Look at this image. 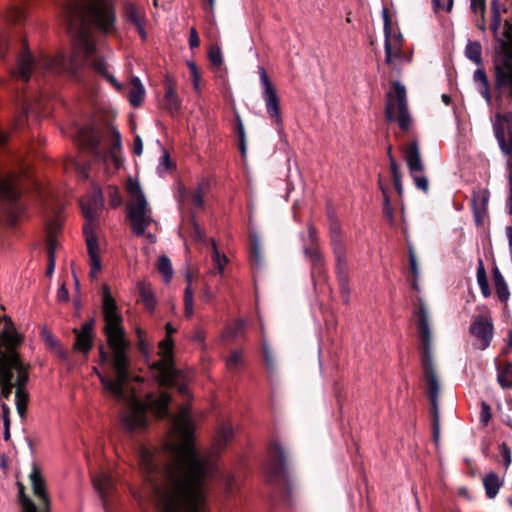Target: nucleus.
I'll list each match as a JSON object with an SVG mask.
<instances>
[{
  "instance_id": "obj_1",
  "label": "nucleus",
  "mask_w": 512,
  "mask_h": 512,
  "mask_svg": "<svg viewBox=\"0 0 512 512\" xmlns=\"http://www.w3.org/2000/svg\"><path fill=\"white\" fill-rule=\"evenodd\" d=\"M193 434L190 408L182 406L164 444L170 463L164 482L154 486L156 512H210L208 494L218 467L210 455L197 451Z\"/></svg>"
},
{
  "instance_id": "obj_2",
  "label": "nucleus",
  "mask_w": 512,
  "mask_h": 512,
  "mask_svg": "<svg viewBox=\"0 0 512 512\" xmlns=\"http://www.w3.org/2000/svg\"><path fill=\"white\" fill-rule=\"evenodd\" d=\"M62 17L69 32L73 33L72 53L69 62L63 55L49 57L41 55L32 58L27 44L17 61V77L28 81L32 72H62L75 73L80 67L89 64L100 76L105 78L118 91L122 85L108 71L106 60L100 56L96 49L92 27L106 33L112 31L115 15L111 0H69L62 9Z\"/></svg>"
},
{
  "instance_id": "obj_3",
  "label": "nucleus",
  "mask_w": 512,
  "mask_h": 512,
  "mask_svg": "<svg viewBox=\"0 0 512 512\" xmlns=\"http://www.w3.org/2000/svg\"><path fill=\"white\" fill-rule=\"evenodd\" d=\"M102 311L104 318V333L107 342L112 350V367L115 378L101 374L97 368L94 373L105 389L116 401L125 405L122 413V424L129 431L142 430L147 426V410L149 409L159 418L168 416V404L171 397L166 392H161L158 396L148 394L144 403L138 400L134 392L128 389L129 381V361L126 355L128 342L124 337L123 318L115 299L112 297L109 287L103 286L102 291Z\"/></svg>"
},
{
  "instance_id": "obj_4",
  "label": "nucleus",
  "mask_w": 512,
  "mask_h": 512,
  "mask_svg": "<svg viewBox=\"0 0 512 512\" xmlns=\"http://www.w3.org/2000/svg\"><path fill=\"white\" fill-rule=\"evenodd\" d=\"M506 12L501 0L490 1L489 28L497 41L493 59V91L483 69L474 72L473 80L478 93L491 109L494 135L508 165L512 166V18L504 21L503 38L499 37L502 14Z\"/></svg>"
},
{
  "instance_id": "obj_5",
  "label": "nucleus",
  "mask_w": 512,
  "mask_h": 512,
  "mask_svg": "<svg viewBox=\"0 0 512 512\" xmlns=\"http://www.w3.org/2000/svg\"><path fill=\"white\" fill-rule=\"evenodd\" d=\"M22 342L11 318L0 316V401L8 400L13 388L29 381L30 364L19 353Z\"/></svg>"
},
{
  "instance_id": "obj_6",
  "label": "nucleus",
  "mask_w": 512,
  "mask_h": 512,
  "mask_svg": "<svg viewBox=\"0 0 512 512\" xmlns=\"http://www.w3.org/2000/svg\"><path fill=\"white\" fill-rule=\"evenodd\" d=\"M416 315L418 317V334L421 340V363L424 381L426 385V391L431 403L433 438L434 441L437 442L439 440L438 397L440 392V381L432 360V337L429 323V313L425 303L421 299L418 300Z\"/></svg>"
},
{
  "instance_id": "obj_7",
  "label": "nucleus",
  "mask_w": 512,
  "mask_h": 512,
  "mask_svg": "<svg viewBox=\"0 0 512 512\" xmlns=\"http://www.w3.org/2000/svg\"><path fill=\"white\" fill-rule=\"evenodd\" d=\"M126 188L131 196V202L127 205L131 229L135 235L142 236L153 222L151 209L137 180L130 178Z\"/></svg>"
},
{
  "instance_id": "obj_8",
  "label": "nucleus",
  "mask_w": 512,
  "mask_h": 512,
  "mask_svg": "<svg viewBox=\"0 0 512 512\" xmlns=\"http://www.w3.org/2000/svg\"><path fill=\"white\" fill-rule=\"evenodd\" d=\"M165 329L167 336L159 343V354L161 359L154 362L150 368L159 385L175 386L177 380V371L175 370L173 363V340L171 338V335L175 332V329L171 323H167Z\"/></svg>"
},
{
  "instance_id": "obj_9",
  "label": "nucleus",
  "mask_w": 512,
  "mask_h": 512,
  "mask_svg": "<svg viewBox=\"0 0 512 512\" xmlns=\"http://www.w3.org/2000/svg\"><path fill=\"white\" fill-rule=\"evenodd\" d=\"M385 116L388 121L397 122L402 131L411 127L406 88L400 82H393L392 89L386 94Z\"/></svg>"
},
{
  "instance_id": "obj_10",
  "label": "nucleus",
  "mask_w": 512,
  "mask_h": 512,
  "mask_svg": "<svg viewBox=\"0 0 512 512\" xmlns=\"http://www.w3.org/2000/svg\"><path fill=\"white\" fill-rule=\"evenodd\" d=\"M29 480L34 496L37 498L39 506L25 494V486L21 482H17L18 497L22 506V512H49L50 498L47 494L46 483L40 468L33 464L29 474Z\"/></svg>"
},
{
  "instance_id": "obj_11",
  "label": "nucleus",
  "mask_w": 512,
  "mask_h": 512,
  "mask_svg": "<svg viewBox=\"0 0 512 512\" xmlns=\"http://www.w3.org/2000/svg\"><path fill=\"white\" fill-rule=\"evenodd\" d=\"M258 72L262 87V98L265 102L267 113L271 118L275 119L276 125L280 127L282 124V117L280 113V99L264 67H259Z\"/></svg>"
},
{
  "instance_id": "obj_12",
  "label": "nucleus",
  "mask_w": 512,
  "mask_h": 512,
  "mask_svg": "<svg viewBox=\"0 0 512 512\" xmlns=\"http://www.w3.org/2000/svg\"><path fill=\"white\" fill-rule=\"evenodd\" d=\"M138 458L143 477L154 485L162 472L159 453L155 449L142 445L138 449Z\"/></svg>"
},
{
  "instance_id": "obj_13",
  "label": "nucleus",
  "mask_w": 512,
  "mask_h": 512,
  "mask_svg": "<svg viewBox=\"0 0 512 512\" xmlns=\"http://www.w3.org/2000/svg\"><path fill=\"white\" fill-rule=\"evenodd\" d=\"M265 471L271 478L286 476L288 472V455L278 442L270 444L268 449V460L264 466Z\"/></svg>"
},
{
  "instance_id": "obj_14",
  "label": "nucleus",
  "mask_w": 512,
  "mask_h": 512,
  "mask_svg": "<svg viewBox=\"0 0 512 512\" xmlns=\"http://www.w3.org/2000/svg\"><path fill=\"white\" fill-rule=\"evenodd\" d=\"M470 333L479 341L480 349H486L493 337V323L489 315H478L470 326Z\"/></svg>"
},
{
  "instance_id": "obj_15",
  "label": "nucleus",
  "mask_w": 512,
  "mask_h": 512,
  "mask_svg": "<svg viewBox=\"0 0 512 512\" xmlns=\"http://www.w3.org/2000/svg\"><path fill=\"white\" fill-rule=\"evenodd\" d=\"M210 183L208 180H201L198 185L188 191L183 185L178 186L179 202H188L194 208L201 209L204 204V195L209 191Z\"/></svg>"
},
{
  "instance_id": "obj_16",
  "label": "nucleus",
  "mask_w": 512,
  "mask_h": 512,
  "mask_svg": "<svg viewBox=\"0 0 512 512\" xmlns=\"http://www.w3.org/2000/svg\"><path fill=\"white\" fill-rule=\"evenodd\" d=\"M404 160L411 175L415 173H424V163L421 158V152L417 141L409 142L403 149Z\"/></svg>"
},
{
  "instance_id": "obj_17",
  "label": "nucleus",
  "mask_w": 512,
  "mask_h": 512,
  "mask_svg": "<svg viewBox=\"0 0 512 512\" xmlns=\"http://www.w3.org/2000/svg\"><path fill=\"white\" fill-rule=\"evenodd\" d=\"M304 250L313 265V271L316 269L320 270L322 267V254L318 246L317 230L312 225L308 226V237L304 240Z\"/></svg>"
},
{
  "instance_id": "obj_18",
  "label": "nucleus",
  "mask_w": 512,
  "mask_h": 512,
  "mask_svg": "<svg viewBox=\"0 0 512 512\" xmlns=\"http://www.w3.org/2000/svg\"><path fill=\"white\" fill-rule=\"evenodd\" d=\"M77 141L82 147L93 152L95 156L102 157L99 150L100 135L92 126L80 128L77 132Z\"/></svg>"
},
{
  "instance_id": "obj_19",
  "label": "nucleus",
  "mask_w": 512,
  "mask_h": 512,
  "mask_svg": "<svg viewBox=\"0 0 512 512\" xmlns=\"http://www.w3.org/2000/svg\"><path fill=\"white\" fill-rule=\"evenodd\" d=\"M88 255L90 258V276L95 278L101 270V261L98 253L97 238L93 233H88L87 227H84Z\"/></svg>"
},
{
  "instance_id": "obj_20",
  "label": "nucleus",
  "mask_w": 512,
  "mask_h": 512,
  "mask_svg": "<svg viewBox=\"0 0 512 512\" xmlns=\"http://www.w3.org/2000/svg\"><path fill=\"white\" fill-rule=\"evenodd\" d=\"M7 135L0 131V146L5 143ZM19 197L16 188L15 178L13 176H0V199L15 201Z\"/></svg>"
},
{
  "instance_id": "obj_21",
  "label": "nucleus",
  "mask_w": 512,
  "mask_h": 512,
  "mask_svg": "<svg viewBox=\"0 0 512 512\" xmlns=\"http://www.w3.org/2000/svg\"><path fill=\"white\" fill-rule=\"evenodd\" d=\"M94 321L91 320L83 324L80 330L74 329L76 333V341L74 343V348L76 350L87 353L92 347V330H93Z\"/></svg>"
},
{
  "instance_id": "obj_22",
  "label": "nucleus",
  "mask_w": 512,
  "mask_h": 512,
  "mask_svg": "<svg viewBox=\"0 0 512 512\" xmlns=\"http://www.w3.org/2000/svg\"><path fill=\"white\" fill-rule=\"evenodd\" d=\"M41 337L47 348L59 357L62 361L68 360V352L61 345L59 340L46 327L42 328Z\"/></svg>"
},
{
  "instance_id": "obj_23",
  "label": "nucleus",
  "mask_w": 512,
  "mask_h": 512,
  "mask_svg": "<svg viewBox=\"0 0 512 512\" xmlns=\"http://www.w3.org/2000/svg\"><path fill=\"white\" fill-rule=\"evenodd\" d=\"M486 9V0H470V10L475 17V25L482 32H485L488 27Z\"/></svg>"
},
{
  "instance_id": "obj_24",
  "label": "nucleus",
  "mask_w": 512,
  "mask_h": 512,
  "mask_svg": "<svg viewBox=\"0 0 512 512\" xmlns=\"http://www.w3.org/2000/svg\"><path fill=\"white\" fill-rule=\"evenodd\" d=\"M490 193L488 189H480L473 192L471 205L472 210L477 219H480L487 210Z\"/></svg>"
},
{
  "instance_id": "obj_25",
  "label": "nucleus",
  "mask_w": 512,
  "mask_h": 512,
  "mask_svg": "<svg viewBox=\"0 0 512 512\" xmlns=\"http://www.w3.org/2000/svg\"><path fill=\"white\" fill-rule=\"evenodd\" d=\"M125 17L128 22L132 23L136 27L141 38L144 39L146 37V32L144 30L143 13L139 11L135 5L129 3L125 7Z\"/></svg>"
},
{
  "instance_id": "obj_26",
  "label": "nucleus",
  "mask_w": 512,
  "mask_h": 512,
  "mask_svg": "<svg viewBox=\"0 0 512 512\" xmlns=\"http://www.w3.org/2000/svg\"><path fill=\"white\" fill-rule=\"evenodd\" d=\"M131 87L128 93L129 103L133 107H139L143 103L145 88L138 77H132Z\"/></svg>"
},
{
  "instance_id": "obj_27",
  "label": "nucleus",
  "mask_w": 512,
  "mask_h": 512,
  "mask_svg": "<svg viewBox=\"0 0 512 512\" xmlns=\"http://www.w3.org/2000/svg\"><path fill=\"white\" fill-rule=\"evenodd\" d=\"M92 482L95 490L99 493L104 500L107 493L113 488V481L106 472H99L92 476Z\"/></svg>"
},
{
  "instance_id": "obj_28",
  "label": "nucleus",
  "mask_w": 512,
  "mask_h": 512,
  "mask_svg": "<svg viewBox=\"0 0 512 512\" xmlns=\"http://www.w3.org/2000/svg\"><path fill=\"white\" fill-rule=\"evenodd\" d=\"M497 382L504 389L512 387V363L507 361L499 363L497 367Z\"/></svg>"
},
{
  "instance_id": "obj_29",
  "label": "nucleus",
  "mask_w": 512,
  "mask_h": 512,
  "mask_svg": "<svg viewBox=\"0 0 512 512\" xmlns=\"http://www.w3.org/2000/svg\"><path fill=\"white\" fill-rule=\"evenodd\" d=\"M483 485L487 497L492 499L498 494L502 481L496 473L490 472L483 478Z\"/></svg>"
},
{
  "instance_id": "obj_30",
  "label": "nucleus",
  "mask_w": 512,
  "mask_h": 512,
  "mask_svg": "<svg viewBox=\"0 0 512 512\" xmlns=\"http://www.w3.org/2000/svg\"><path fill=\"white\" fill-rule=\"evenodd\" d=\"M234 431L229 423H223L216 435L215 447L217 450L223 449L233 438Z\"/></svg>"
},
{
  "instance_id": "obj_31",
  "label": "nucleus",
  "mask_w": 512,
  "mask_h": 512,
  "mask_svg": "<svg viewBox=\"0 0 512 512\" xmlns=\"http://www.w3.org/2000/svg\"><path fill=\"white\" fill-rule=\"evenodd\" d=\"M164 103L166 109L170 114L178 113L181 108V101L172 85H168L165 95H164Z\"/></svg>"
},
{
  "instance_id": "obj_32",
  "label": "nucleus",
  "mask_w": 512,
  "mask_h": 512,
  "mask_svg": "<svg viewBox=\"0 0 512 512\" xmlns=\"http://www.w3.org/2000/svg\"><path fill=\"white\" fill-rule=\"evenodd\" d=\"M121 149V136L117 129L111 128L110 130V146L107 154L104 157H110L116 164L118 163L117 153Z\"/></svg>"
},
{
  "instance_id": "obj_33",
  "label": "nucleus",
  "mask_w": 512,
  "mask_h": 512,
  "mask_svg": "<svg viewBox=\"0 0 512 512\" xmlns=\"http://www.w3.org/2000/svg\"><path fill=\"white\" fill-rule=\"evenodd\" d=\"M137 288L139 290L141 301L145 307L152 311L156 305L155 297L150 287L143 281L138 282Z\"/></svg>"
},
{
  "instance_id": "obj_34",
  "label": "nucleus",
  "mask_w": 512,
  "mask_h": 512,
  "mask_svg": "<svg viewBox=\"0 0 512 512\" xmlns=\"http://www.w3.org/2000/svg\"><path fill=\"white\" fill-rule=\"evenodd\" d=\"M209 242L212 247V261L215 269H217L218 273L223 276L225 265L228 263V258L226 255L221 254L217 248L216 242L214 239H209Z\"/></svg>"
},
{
  "instance_id": "obj_35",
  "label": "nucleus",
  "mask_w": 512,
  "mask_h": 512,
  "mask_svg": "<svg viewBox=\"0 0 512 512\" xmlns=\"http://www.w3.org/2000/svg\"><path fill=\"white\" fill-rule=\"evenodd\" d=\"M383 19H384V35H385V61L386 63H390L392 60V45L390 42V36H391V21L388 16L387 10H383Z\"/></svg>"
},
{
  "instance_id": "obj_36",
  "label": "nucleus",
  "mask_w": 512,
  "mask_h": 512,
  "mask_svg": "<svg viewBox=\"0 0 512 512\" xmlns=\"http://www.w3.org/2000/svg\"><path fill=\"white\" fill-rule=\"evenodd\" d=\"M494 282L498 298L502 302H507L510 297L509 288L498 269L494 271Z\"/></svg>"
},
{
  "instance_id": "obj_37",
  "label": "nucleus",
  "mask_w": 512,
  "mask_h": 512,
  "mask_svg": "<svg viewBox=\"0 0 512 512\" xmlns=\"http://www.w3.org/2000/svg\"><path fill=\"white\" fill-rule=\"evenodd\" d=\"M465 56L476 65L482 64V47L478 41H469L465 47Z\"/></svg>"
},
{
  "instance_id": "obj_38",
  "label": "nucleus",
  "mask_w": 512,
  "mask_h": 512,
  "mask_svg": "<svg viewBox=\"0 0 512 512\" xmlns=\"http://www.w3.org/2000/svg\"><path fill=\"white\" fill-rule=\"evenodd\" d=\"M186 279L188 285L184 291V312L186 317H191L194 312V292L191 287V275L189 273L186 275Z\"/></svg>"
},
{
  "instance_id": "obj_39",
  "label": "nucleus",
  "mask_w": 512,
  "mask_h": 512,
  "mask_svg": "<svg viewBox=\"0 0 512 512\" xmlns=\"http://www.w3.org/2000/svg\"><path fill=\"white\" fill-rule=\"evenodd\" d=\"M28 398H29V395L26 390V385L16 386V388H15L16 408H17V411L20 416H23L26 411L27 404H28Z\"/></svg>"
},
{
  "instance_id": "obj_40",
  "label": "nucleus",
  "mask_w": 512,
  "mask_h": 512,
  "mask_svg": "<svg viewBox=\"0 0 512 512\" xmlns=\"http://www.w3.org/2000/svg\"><path fill=\"white\" fill-rule=\"evenodd\" d=\"M81 207H82V211H83L84 217L87 220V224H85L83 226V228L86 226L88 233H91L90 232L91 225L94 222V220L96 218V215H97L98 211L101 208H96L95 204L90 202L89 200L82 201L81 202Z\"/></svg>"
},
{
  "instance_id": "obj_41",
  "label": "nucleus",
  "mask_w": 512,
  "mask_h": 512,
  "mask_svg": "<svg viewBox=\"0 0 512 512\" xmlns=\"http://www.w3.org/2000/svg\"><path fill=\"white\" fill-rule=\"evenodd\" d=\"M477 282L484 297L490 296V288L482 260L479 261L477 269Z\"/></svg>"
},
{
  "instance_id": "obj_42",
  "label": "nucleus",
  "mask_w": 512,
  "mask_h": 512,
  "mask_svg": "<svg viewBox=\"0 0 512 512\" xmlns=\"http://www.w3.org/2000/svg\"><path fill=\"white\" fill-rule=\"evenodd\" d=\"M187 67L190 70L191 80L193 84V89L197 94L201 93V80L202 75L200 70L198 69L196 63L194 61H187Z\"/></svg>"
},
{
  "instance_id": "obj_43",
  "label": "nucleus",
  "mask_w": 512,
  "mask_h": 512,
  "mask_svg": "<svg viewBox=\"0 0 512 512\" xmlns=\"http://www.w3.org/2000/svg\"><path fill=\"white\" fill-rule=\"evenodd\" d=\"M158 270L164 277L166 283L170 282L173 276V269L169 258L165 255L160 256L158 260Z\"/></svg>"
},
{
  "instance_id": "obj_44",
  "label": "nucleus",
  "mask_w": 512,
  "mask_h": 512,
  "mask_svg": "<svg viewBox=\"0 0 512 512\" xmlns=\"http://www.w3.org/2000/svg\"><path fill=\"white\" fill-rule=\"evenodd\" d=\"M58 227H51L50 228V231L48 233V236H47V253H48V256H51V254L53 256H55V252H56V248H57V245H58V242H57V239H56V231H57Z\"/></svg>"
},
{
  "instance_id": "obj_45",
  "label": "nucleus",
  "mask_w": 512,
  "mask_h": 512,
  "mask_svg": "<svg viewBox=\"0 0 512 512\" xmlns=\"http://www.w3.org/2000/svg\"><path fill=\"white\" fill-rule=\"evenodd\" d=\"M409 264H410V269H411V272L415 278L413 284H412V287L414 289H418V286H417V283H416V278L418 277L419 275V268H418V263H417V259H416V255H415V252L413 250L412 247H409Z\"/></svg>"
},
{
  "instance_id": "obj_46",
  "label": "nucleus",
  "mask_w": 512,
  "mask_h": 512,
  "mask_svg": "<svg viewBox=\"0 0 512 512\" xmlns=\"http://www.w3.org/2000/svg\"><path fill=\"white\" fill-rule=\"evenodd\" d=\"M244 322L242 320H236L232 325L226 329V335L228 337H238L243 334Z\"/></svg>"
},
{
  "instance_id": "obj_47",
  "label": "nucleus",
  "mask_w": 512,
  "mask_h": 512,
  "mask_svg": "<svg viewBox=\"0 0 512 512\" xmlns=\"http://www.w3.org/2000/svg\"><path fill=\"white\" fill-rule=\"evenodd\" d=\"M242 353L238 350H233L230 353V356L226 360L227 368L233 370L237 368L241 364Z\"/></svg>"
},
{
  "instance_id": "obj_48",
  "label": "nucleus",
  "mask_w": 512,
  "mask_h": 512,
  "mask_svg": "<svg viewBox=\"0 0 512 512\" xmlns=\"http://www.w3.org/2000/svg\"><path fill=\"white\" fill-rule=\"evenodd\" d=\"M415 186L422 190L424 193H427L429 190V182L427 177L423 173H415L414 175H411Z\"/></svg>"
},
{
  "instance_id": "obj_49",
  "label": "nucleus",
  "mask_w": 512,
  "mask_h": 512,
  "mask_svg": "<svg viewBox=\"0 0 512 512\" xmlns=\"http://www.w3.org/2000/svg\"><path fill=\"white\" fill-rule=\"evenodd\" d=\"M209 60L216 66H220L223 62L222 52L218 46H211L208 53Z\"/></svg>"
},
{
  "instance_id": "obj_50",
  "label": "nucleus",
  "mask_w": 512,
  "mask_h": 512,
  "mask_svg": "<svg viewBox=\"0 0 512 512\" xmlns=\"http://www.w3.org/2000/svg\"><path fill=\"white\" fill-rule=\"evenodd\" d=\"M379 186H380V189L383 193V196H384V208H383V213L384 215L390 220V221H393V209L391 207V204H390V200H389V197L384 189V187L382 186L381 184V181L379 180Z\"/></svg>"
},
{
  "instance_id": "obj_51",
  "label": "nucleus",
  "mask_w": 512,
  "mask_h": 512,
  "mask_svg": "<svg viewBox=\"0 0 512 512\" xmlns=\"http://www.w3.org/2000/svg\"><path fill=\"white\" fill-rule=\"evenodd\" d=\"M172 166H173V164L170 160L169 154L166 151H164V153L160 159V163L158 165V172L160 174L166 173L172 169Z\"/></svg>"
},
{
  "instance_id": "obj_52",
  "label": "nucleus",
  "mask_w": 512,
  "mask_h": 512,
  "mask_svg": "<svg viewBox=\"0 0 512 512\" xmlns=\"http://www.w3.org/2000/svg\"><path fill=\"white\" fill-rule=\"evenodd\" d=\"M491 408L490 406L485 403V402H482L481 403V411H480V416H479V419H480V423L483 425V426H487L490 419H491Z\"/></svg>"
},
{
  "instance_id": "obj_53",
  "label": "nucleus",
  "mask_w": 512,
  "mask_h": 512,
  "mask_svg": "<svg viewBox=\"0 0 512 512\" xmlns=\"http://www.w3.org/2000/svg\"><path fill=\"white\" fill-rule=\"evenodd\" d=\"M499 451H500L501 457L503 459L505 468H508L512 462L510 448L508 447V445L506 443H501L499 445Z\"/></svg>"
},
{
  "instance_id": "obj_54",
  "label": "nucleus",
  "mask_w": 512,
  "mask_h": 512,
  "mask_svg": "<svg viewBox=\"0 0 512 512\" xmlns=\"http://www.w3.org/2000/svg\"><path fill=\"white\" fill-rule=\"evenodd\" d=\"M331 243H332L336 258H337L338 262L340 263L345 254L342 236L338 237V241L331 240Z\"/></svg>"
},
{
  "instance_id": "obj_55",
  "label": "nucleus",
  "mask_w": 512,
  "mask_h": 512,
  "mask_svg": "<svg viewBox=\"0 0 512 512\" xmlns=\"http://www.w3.org/2000/svg\"><path fill=\"white\" fill-rule=\"evenodd\" d=\"M251 259L257 265L261 264V250L257 243H254L251 247Z\"/></svg>"
},
{
  "instance_id": "obj_56",
  "label": "nucleus",
  "mask_w": 512,
  "mask_h": 512,
  "mask_svg": "<svg viewBox=\"0 0 512 512\" xmlns=\"http://www.w3.org/2000/svg\"><path fill=\"white\" fill-rule=\"evenodd\" d=\"M57 300L64 303L69 301V293L64 283L59 287L57 291Z\"/></svg>"
},
{
  "instance_id": "obj_57",
  "label": "nucleus",
  "mask_w": 512,
  "mask_h": 512,
  "mask_svg": "<svg viewBox=\"0 0 512 512\" xmlns=\"http://www.w3.org/2000/svg\"><path fill=\"white\" fill-rule=\"evenodd\" d=\"M109 190H110V195H111V205L114 207L119 206L122 202V199H121L118 189L115 187H110Z\"/></svg>"
},
{
  "instance_id": "obj_58",
  "label": "nucleus",
  "mask_w": 512,
  "mask_h": 512,
  "mask_svg": "<svg viewBox=\"0 0 512 512\" xmlns=\"http://www.w3.org/2000/svg\"><path fill=\"white\" fill-rule=\"evenodd\" d=\"M200 39L195 28L190 29L189 46L191 49L199 47Z\"/></svg>"
},
{
  "instance_id": "obj_59",
  "label": "nucleus",
  "mask_w": 512,
  "mask_h": 512,
  "mask_svg": "<svg viewBox=\"0 0 512 512\" xmlns=\"http://www.w3.org/2000/svg\"><path fill=\"white\" fill-rule=\"evenodd\" d=\"M6 400H3V401H0L1 402V408H2V416H3V422H4V426H10V418H9V413H10V408L9 406L5 403Z\"/></svg>"
},
{
  "instance_id": "obj_60",
  "label": "nucleus",
  "mask_w": 512,
  "mask_h": 512,
  "mask_svg": "<svg viewBox=\"0 0 512 512\" xmlns=\"http://www.w3.org/2000/svg\"><path fill=\"white\" fill-rule=\"evenodd\" d=\"M133 151L138 156H140L142 154L143 142L139 135H136L133 139Z\"/></svg>"
},
{
  "instance_id": "obj_61",
  "label": "nucleus",
  "mask_w": 512,
  "mask_h": 512,
  "mask_svg": "<svg viewBox=\"0 0 512 512\" xmlns=\"http://www.w3.org/2000/svg\"><path fill=\"white\" fill-rule=\"evenodd\" d=\"M331 240L338 241V237H341L340 226L337 222L331 223L330 225Z\"/></svg>"
},
{
  "instance_id": "obj_62",
  "label": "nucleus",
  "mask_w": 512,
  "mask_h": 512,
  "mask_svg": "<svg viewBox=\"0 0 512 512\" xmlns=\"http://www.w3.org/2000/svg\"><path fill=\"white\" fill-rule=\"evenodd\" d=\"M88 200L94 203L96 208H101L103 205L102 193L100 191L94 192L92 197Z\"/></svg>"
},
{
  "instance_id": "obj_63",
  "label": "nucleus",
  "mask_w": 512,
  "mask_h": 512,
  "mask_svg": "<svg viewBox=\"0 0 512 512\" xmlns=\"http://www.w3.org/2000/svg\"><path fill=\"white\" fill-rule=\"evenodd\" d=\"M506 206L509 214L512 215V171L509 174V197L507 199Z\"/></svg>"
},
{
  "instance_id": "obj_64",
  "label": "nucleus",
  "mask_w": 512,
  "mask_h": 512,
  "mask_svg": "<svg viewBox=\"0 0 512 512\" xmlns=\"http://www.w3.org/2000/svg\"><path fill=\"white\" fill-rule=\"evenodd\" d=\"M234 478L231 475H227L224 478V487L226 493H231L233 489Z\"/></svg>"
}]
</instances>
